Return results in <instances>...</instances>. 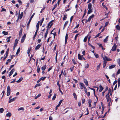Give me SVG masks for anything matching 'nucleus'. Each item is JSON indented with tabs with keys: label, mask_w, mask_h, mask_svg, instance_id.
Wrapping results in <instances>:
<instances>
[{
	"label": "nucleus",
	"mask_w": 120,
	"mask_h": 120,
	"mask_svg": "<svg viewBox=\"0 0 120 120\" xmlns=\"http://www.w3.org/2000/svg\"><path fill=\"white\" fill-rule=\"evenodd\" d=\"M105 97L107 100V102H110L111 103V104H112V100L111 98L110 97L109 94H107L105 95Z\"/></svg>",
	"instance_id": "obj_1"
},
{
	"label": "nucleus",
	"mask_w": 120,
	"mask_h": 120,
	"mask_svg": "<svg viewBox=\"0 0 120 120\" xmlns=\"http://www.w3.org/2000/svg\"><path fill=\"white\" fill-rule=\"evenodd\" d=\"M54 21V20H52L49 23L46 27L47 29H50L51 27L53 24V22Z\"/></svg>",
	"instance_id": "obj_2"
},
{
	"label": "nucleus",
	"mask_w": 120,
	"mask_h": 120,
	"mask_svg": "<svg viewBox=\"0 0 120 120\" xmlns=\"http://www.w3.org/2000/svg\"><path fill=\"white\" fill-rule=\"evenodd\" d=\"M11 89L10 86H7V96H9L11 93Z\"/></svg>",
	"instance_id": "obj_3"
},
{
	"label": "nucleus",
	"mask_w": 120,
	"mask_h": 120,
	"mask_svg": "<svg viewBox=\"0 0 120 120\" xmlns=\"http://www.w3.org/2000/svg\"><path fill=\"white\" fill-rule=\"evenodd\" d=\"M117 47V46L116 44L115 43L111 49V50L112 51H115L116 50Z\"/></svg>",
	"instance_id": "obj_4"
},
{
	"label": "nucleus",
	"mask_w": 120,
	"mask_h": 120,
	"mask_svg": "<svg viewBox=\"0 0 120 120\" xmlns=\"http://www.w3.org/2000/svg\"><path fill=\"white\" fill-rule=\"evenodd\" d=\"M34 15H35V13H34L33 14V15H32V16L30 17V18L29 20L28 23H27L28 26L29 25L30 23V22H31V20L32 18H33V17L34 16Z\"/></svg>",
	"instance_id": "obj_5"
},
{
	"label": "nucleus",
	"mask_w": 120,
	"mask_h": 120,
	"mask_svg": "<svg viewBox=\"0 0 120 120\" xmlns=\"http://www.w3.org/2000/svg\"><path fill=\"white\" fill-rule=\"evenodd\" d=\"M79 84L80 85V89L81 90H82L83 89V88H84V87H85L84 84L82 82H80Z\"/></svg>",
	"instance_id": "obj_6"
},
{
	"label": "nucleus",
	"mask_w": 120,
	"mask_h": 120,
	"mask_svg": "<svg viewBox=\"0 0 120 120\" xmlns=\"http://www.w3.org/2000/svg\"><path fill=\"white\" fill-rule=\"evenodd\" d=\"M63 101V100H60L59 103V104L57 105L55 108V109L56 110H57L58 109V107H59L60 106L61 103Z\"/></svg>",
	"instance_id": "obj_7"
},
{
	"label": "nucleus",
	"mask_w": 120,
	"mask_h": 120,
	"mask_svg": "<svg viewBox=\"0 0 120 120\" xmlns=\"http://www.w3.org/2000/svg\"><path fill=\"white\" fill-rule=\"evenodd\" d=\"M15 69L13 68L11 70L9 74V77H10L12 75L13 72L15 71Z\"/></svg>",
	"instance_id": "obj_8"
},
{
	"label": "nucleus",
	"mask_w": 120,
	"mask_h": 120,
	"mask_svg": "<svg viewBox=\"0 0 120 120\" xmlns=\"http://www.w3.org/2000/svg\"><path fill=\"white\" fill-rule=\"evenodd\" d=\"M103 58L104 60L103 67V68H105V67L106 65L107 62L106 60H105V58L104 57H103Z\"/></svg>",
	"instance_id": "obj_9"
},
{
	"label": "nucleus",
	"mask_w": 120,
	"mask_h": 120,
	"mask_svg": "<svg viewBox=\"0 0 120 120\" xmlns=\"http://www.w3.org/2000/svg\"><path fill=\"white\" fill-rule=\"evenodd\" d=\"M68 38V34H67L65 36V44H66L67 42V39Z\"/></svg>",
	"instance_id": "obj_10"
},
{
	"label": "nucleus",
	"mask_w": 120,
	"mask_h": 120,
	"mask_svg": "<svg viewBox=\"0 0 120 120\" xmlns=\"http://www.w3.org/2000/svg\"><path fill=\"white\" fill-rule=\"evenodd\" d=\"M84 83H85V84L87 86H88L89 85L88 82L87 81V80L85 79H84Z\"/></svg>",
	"instance_id": "obj_11"
},
{
	"label": "nucleus",
	"mask_w": 120,
	"mask_h": 120,
	"mask_svg": "<svg viewBox=\"0 0 120 120\" xmlns=\"http://www.w3.org/2000/svg\"><path fill=\"white\" fill-rule=\"evenodd\" d=\"M38 32V30H36V31L34 35V36H33V40H34L35 39V37H36V35L37 34Z\"/></svg>",
	"instance_id": "obj_12"
},
{
	"label": "nucleus",
	"mask_w": 120,
	"mask_h": 120,
	"mask_svg": "<svg viewBox=\"0 0 120 120\" xmlns=\"http://www.w3.org/2000/svg\"><path fill=\"white\" fill-rule=\"evenodd\" d=\"M20 48L19 47L17 50V51L16 53V54L15 55V56H18V55L19 54V53L20 52Z\"/></svg>",
	"instance_id": "obj_13"
},
{
	"label": "nucleus",
	"mask_w": 120,
	"mask_h": 120,
	"mask_svg": "<svg viewBox=\"0 0 120 120\" xmlns=\"http://www.w3.org/2000/svg\"><path fill=\"white\" fill-rule=\"evenodd\" d=\"M22 29L21 28L19 31V37H21L22 35Z\"/></svg>",
	"instance_id": "obj_14"
},
{
	"label": "nucleus",
	"mask_w": 120,
	"mask_h": 120,
	"mask_svg": "<svg viewBox=\"0 0 120 120\" xmlns=\"http://www.w3.org/2000/svg\"><path fill=\"white\" fill-rule=\"evenodd\" d=\"M16 98V97H15L14 98L12 99H11L9 100V103H10L15 101V100Z\"/></svg>",
	"instance_id": "obj_15"
},
{
	"label": "nucleus",
	"mask_w": 120,
	"mask_h": 120,
	"mask_svg": "<svg viewBox=\"0 0 120 120\" xmlns=\"http://www.w3.org/2000/svg\"><path fill=\"white\" fill-rule=\"evenodd\" d=\"M78 59L80 60H82V58L81 57V55L79 53L78 55Z\"/></svg>",
	"instance_id": "obj_16"
},
{
	"label": "nucleus",
	"mask_w": 120,
	"mask_h": 120,
	"mask_svg": "<svg viewBox=\"0 0 120 120\" xmlns=\"http://www.w3.org/2000/svg\"><path fill=\"white\" fill-rule=\"evenodd\" d=\"M23 79V78L22 77H20L19 79L17 81H16V82L17 83L20 82Z\"/></svg>",
	"instance_id": "obj_17"
},
{
	"label": "nucleus",
	"mask_w": 120,
	"mask_h": 120,
	"mask_svg": "<svg viewBox=\"0 0 120 120\" xmlns=\"http://www.w3.org/2000/svg\"><path fill=\"white\" fill-rule=\"evenodd\" d=\"M23 15V13L22 12H21L20 14L19 15L18 17L19 18V19H21Z\"/></svg>",
	"instance_id": "obj_18"
},
{
	"label": "nucleus",
	"mask_w": 120,
	"mask_h": 120,
	"mask_svg": "<svg viewBox=\"0 0 120 120\" xmlns=\"http://www.w3.org/2000/svg\"><path fill=\"white\" fill-rule=\"evenodd\" d=\"M104 56L105 58V60H106L107 61H110L112 60L111 59L108 58L105 56Z\"/></svg>",
	"instance_id": "obj_19"
},
{
	"label": "nucleus",
	"mask_w": 120,
	"mask_h": 120,
	"mask_svg": "<svg viewBox=\"0 0 120 120\" xmlns=\"http://www.w3.org/2000/svg\"><path fill=\"white\" fill-rule=\"evenodd\" d=\"M41 45L39 44H38L36 47L35 49L36 50L38 49L41 47Z\"/></svg>",
	"instance_id": "obj_20"
},
{
	"label": "nucleus",
	"mask_w": 120,
	"mask_h": 120,
	"mask_svg": "<svg viewBox=\"0 0 120 120\" xmlns=\"http://www.w3.org/2000/svg\"><path fill=\"white\" fill-rule=\"evenodd\" d=\"M39 22L40 21H39L37 23L36 25V28H37V30H38L39 29Z\"/></svg>",
	"instance_id": "obj_21"
},
{
	"label": "nucleus",
	"mask_w": 120,
	"mask_h": 120,
	"mask_svg": "<svg viewBox=\"0 0 120 120\" xmlns=\"http://www.w3.org/2000/svg\"><path fill=\"white\" fill-rule=\"evenodd\" d=\"M116 66V65L115 64L110 66L109 67V69H112L114 68Z\"/></svg>",
	"instance_id": "obj_22"
},
{
	"label": "nucleus",
	"mask_w": 120,
	"mask_h": 120,
	"mask_svg": "<svg viewBox=\"0 0 120 120\" xmlns=\"http://www.w3.org/2000/svg\"><path fill=\"white\" fill-rule=\"evenodd\" d=\"M100 89L99 91L100 92H101L103 89V88L101 85H100L99 86Z\"/></svg>",
	"instance_id": "obj_23"
},
{
	"label": "nucleus",
	"mask_w": 120,
	"mask_h": 120,
	"mask_svg": "<svg viewBox=\"0 0 120 120\" xmlns=\"http://www.w3.org/2000/svg\"><path fill=\"white\" fill-rule=\"evenodd\" d=\"M92 8L89 9L87 12V14H89L91 13H92Z\"/></svg>",
	"instance_id": "obj_24"
},
{
	"label": "nucleus",
	"mask_w": 120,
	"mask_h": 120,
	"mask_svg": "<svg viewBox=\"0 0 120 120\" xmlns=\"http://www.w3.org/2000/svg\"><path fill=\"white\" fill-rule=\"evenodd\" d=\"M88 35H87L84 38V40H83V41L84 42H86V41L87 40V38H88Z\"/></svg>",
	"instance_id": "obj_25"
},
{
	"label": "nucleus",
	"mask_w": 120,
	"mask_h": 120,
	"mask_svg": "<svg viewBox=\"0 0 120 120\" xmlns=\"http://www.w3.org/2000/svg\"><path fill=\"white\" fill-rule=\"evenodd\" d=\"M46 66L45 65L41 68V69L42 70L45 71L46 68Z\"/></svg>",
	"instance_id": "obj_26"
},
{
	"label": "nucleus",
	"mask_w": 120,
	"mask_h": 120,
	"mask_svg": "<svg viewBox=\"0 0 120 120\" xmlns=\"http://www.w3.org/2000/svg\"><path fill=\"white\" fill-rule=\"evenodd\" d=\"M68 22V21H67L65 22L64 24V27H63V29H64L65 28V27L66 26Z\"/></svg>",
	"instance_id": "obj_27"
},
{
	"label": "nucleus",
	"mask_w": 120,
	"mask_h": 120,
	"mask_svg": "<svg viewBox=\"0 0 120 120\" xmlns=\"http://www.w3.org/2000/svg\"><path fill=\"white\" fill-rule=\"evenodd\" d=\"M109 36H107L104 39L103 41L104 42H106L107 41V40L108 39Z\"/></svg>",
	"instance_id": "obj_28"
},
{
	"label": "nucleus",
	"mask_w": 120,
	"mask_h": 120,
	"mask_svg": "<svg viewBox=\"0 0 120 120\" xmlns=\"http://www.w3.org/2000/svg\"><path fill=\"white\" fill-rule=\"evenodd\" d=\"M88 44L89 46H90L93 49H95V47L90 43L89 42H88Z\"/></svg>",
	"instance_id": "obj_29"
},
{
	"label": "nucleus",
	"mask_w": 120,
	"mask_h": 120,
	"mask_svg": "<svg viewBox=\"0 0 120 120\" xmlns=\"http://www.w3.org/2000/svg\"><path fill=\"white\" fill-rule=\"evenodd\" d=\"M2 33L4 35H6L8 34V32H6L5 31H3Z\"/></svg>",
	"instance_id": "obj_30"
},
{
	"label": "nucleus",
	"mask_w": 120,
	"mask_h": 120,
	"mask_svg": "<svg viewBox=\"0 0 120 120\" xmlns=\"http://www.w3.org/2000/svg\"><path fill=\"white\" fill-rule=\"evenodd\" d=\"M88 8L89 9L92 8V4L91 3H89L88 5Z\"/></svg>",
	"instance_id": "obj_31"
},
{
	"label": "nucleus",
	"mask_w": 120,
	"mask_h": 120,
	"mask_svg": "<svg viewBox=\"0 0 120 120\" xmlns=\"http://www.w3.org/2000/svg\"><path fill=\"white\" fill-rule=\"evenodd\" d=\"M56 94H55L53 96V98H52V101H53L54 100H55L56 98Z\"/></svg>",
	"instance_id": "obj_32"
},
{
	"label": "nucleus",
	"mask_w": 120,
	"mask_h": 120,
	"mask_svg": "<svg viewBox=\"0 0 120 120\" xmlns=\"http://www.w3.org/2000/svg\"><path fill=\"white\" fill-rule=\"evenodd\" d=\"M57 55H58V51H56V57H55V60H56V63L57 62Z\"/></svg>",
	"instance_id": "obj_33"
},
{
	"label": "nucleus",
	"mask_w": 120,
	"mask_h": 120,
	"mask_svg": "<svg viewBox=\"0 0 120 120\" xmlns=\"http://www.w3.org/2000/svg\"><path fill=\"white\" fill-rule=\"evenodd\" d=\"M11 38V36H9L6 39V40H7V42L8 43L10 41V39Z\"/></svg>",
	"instance_id": "obj_34"
},
{
	"label": "nucleus",
	"mask_w": 120,
	"mask_h": 120,
	"mask_svg": "<svg viewBox=\"0 0 120 120\" xmlns=\"http://www.w3.org/2000/svg\"><path fill=\"white\" fill-rule=\"evenodd\" d=\"M67 14L64 15L63 18V20H64L66 19L67 18Z\"/></svg>",
	"instance_id": "obj_35"
},
{
	"label": "nucleus",
	"mask_w": 120,
	"mask_h": 120,
	"mask_svg": "<svg viewBox=\"0 0 120 120\" xmlns=\"http://www.w3.org/2000/svg\"><path fill=\"white\" fill-rule=\"evenodd\" d=\"M73 95L75 99L76 100L77 99V96L76 94L75 93H73Z\"/></svg>",
	"instance_id": "obj_36"
},
{
	"label": "nucleus",
	"mask_w": 120,
	"mask_h": 120,
	"mask_svg": "<svg viewBox=\"0 0 120 120\" xmlns=\"http://www.w3.org/2000/svg\"><path fill=\"white\" fill-rule=\"evenodd\" d=\"M116 29L118 30H119L120 29V26L118 24L116 26Z\"/></svg>",
	"instance_id": "obj_37"
},
{
	"label": "nucleus",
	"mask_w": 120,
	"mask_h": 120,
	"mask_svg": "<svg viewBox=\"0 0 120 120\" xmlns=\"http://www.w3.org/2000/svg\"><path fill=\"white\" fill-rule=\"evenodd\" d=\"M11 113L10 112H9L6 115V116H8L9 117L11 116Z\"/></svg>",
	"instance_id": "obj_38"
},
{
	"label": "nucleus",
	"mask_w": 120,
	"mask_h": 120,
	"mask_svg": "<svg viewBox=\"0 0 120 120\" xmlns=\"http://www.w3.org/2000/svg\"><path fill=\"white\" fill-rule=\"evenodd\" d=\"M9 48H8L7 50L6 51V52L4 56H5V55H7L8 56V52H9Z\"/></svg>",
	"instance_id": "obj_39"
},
{
	"label": "nucleus",
	"mask_w": 120,
	"mask_h": 120,
	"mask_svg": "<svg viewBox=\"0 0 120 120\" xmlns=\"http://www.w3.org/2000/svg\"><path fill=\"white\" fill-rule=\"evenodd\" d=\"M104 4V3H102V6L105 8L106 9V10H107L108 9V8H107V7Z\"/></svg>",
	"instance_id": "obj_40"
},
{
	"label": "nucleus",
	"mask_w": 120,
	"mask_h": 120,
	"mask_svg": "<svg viewBox=\"0 0 120 120\" xmlns=\"http://www.w3.org/2000/svg\"><path fill=\"white\" fill-rule=\"evenodd\" d=\"M41 84H40V83H38V84H37L35 86L34 88H36L38 86H41Z\"/></svg>",
	"instance_id": "obj_41"
},
{
	"label": "nucleus",
	"mask_w": 120,
	"mask_h": 120,
	"mask_svg": "<svg viewBox=\"0 0 120 120\" xmlns=\"http://www.w3.org/2000/svg\"><path fill=\"white\" fill-rule=\"evenodd\" d=\"M40 68L39 66H38L37 69V71L38 73H39L40 71Z\"/></svg>",
	"instance_id": "obj_42"
},
{
	"label": "nucleus",
	"mask_w": 120,
	"mask_h": 120,
	"mask_svg": "<svg viewBox=\"0 0 120 120\" xmlns=\"http://www.w3.org/2000/svg\"><path fill=\"white\" fill-rule=\"evenodd\" d=\"M118 87H119L120 86V78H119L118 79Z\"/></svg>",
	"instance_id": "obj_43"
},
{
	"label": "nucleus",
	"mask_w": 120,
	"mask_h": 120,
	"mask_svg": "<svg viewBox=\"0 0 120 120\" xmlns=\"http://www.w3.org/2000/svg\"><path fill=\"white\" fill-rule=\"evenodd\" d=\"M41 94H39L37 96H36L34 98L35 99H36L38 98L40 96H41Z\"/></svg>",
	"instance_id": "obj_44"
},
{
	"label": "nucleus",
	"mask_w": 120,
	"mask_h": 120,
	"mask_svg": "<svg viewBox=\"0 0 120 120\" xmlns=\"http://www.w3.org/2000/svg\"><path fill=\"white\" fill-rule=\"evenodd\" d=\"M46 78V77H41V78L40 79H41V80L43 81Z\"/></svg>",
	"instance_id": "obj_45"
},
{
	"label": "nucleus",
	"mask_w": 120,
	"mask_h": 120,
	"mask_svg": "<svg viewBox=\"0 0 120 120\" xmlns=\"http://www.w3.org/2000/svg\"><path fill=\"white\" fill-rule=\"evenodd\" d=\"M72 60L74 64L75 65L77 64V63L74 59H72Z\"/></svg>",
	"instance_id": "obj_46"
},
{
	"label": "nucleus",
	"mask_w": 120,
	"mask_h": 120,
	"mask_svg": "<svg viewBox=\"0 0 120 120\" xmlns=\"http://www.w3.org/2000/svg\"><path fill=\"white\" fill-rule=\"evenodd\" d=\"M75 67V66H73L72 67H71L70 68V69L71 71L72 72L74 70V67Z\"/></svg>",
	"instance_id": "obj_47"
},
{
	"label": "nucleus",
	"mask_w": 120,
	"mask_h": 120,
	"mask_svg": "<svg viewBox=\"0 0 120 120\" xmlns=\"http://www.w3.org/2000/svg\"><path fill=\"white\" fill-rule=\"evenodd\" d=\"M111 89L110 88H109L108 90V92L107 94L109 95V94H110V93L111 92Z\"/></svg>",
	"instance_id": "obj_48"
},
{
	"label": "nucleus",
	"mask_w": 120,
	"mask_h": 120,
	"mask_svg": "<svg viewBox=\"0 0 120 120\" xmlns=\"http://www.w3.org/2000/svg\"><path fill=\"white\" fill-rule=\"evenodd\" d=\"M4 111V109L3 108H0V112L2 113Z\"/></svg>",
	"instance_id": "obj_49"
},
{
	"label": "nucleus",
	"mask_w": 120,
	"mask_h": 120,
	"mask_svg": "<svg viewBox=\"0 0 120 120\" xmlns=\"http://www.w3.org/2000/svg\"><path fill=\"white\" fill-rule=\"evenodd\" d=\"M79 35V34H77L75 35L74 38L75 40H76L77 37H78V36Z\"/></svg>",
	"instance_id": "obj_50"
},
{
	"label": "nucleus",
	"mask_w": 120,
	"mask_h": 120,
	"mask_svg": "<svg viewBox=\"0 0 120 120\" xmlns=\"http://www.w3.org/2000/svg\"><path fill=\"white\" fill-rule=\"evenodd\" d=\"M101 64V63H100L97 66L96 68L97 70H99L100 69Z\"/></svg>",
	"instance_id": "obj_51"
},
{
	"label": "nucleus",
	"mask_w": 120,
	"mask_h": 120,
	"mask_svg": "<svg viewBox=\"0 0 120 120\" xmlns=\"http://www.w3.org/2000/svg\"><path fill=\"white\" fill-rule=\"evenodd\" d=\"M76 24H77V25L74 28V29H76V28H78L79 27V24H77V22L76 23Z\"/></svg>",
	"instance_id": "obj_52"
},
{
	"label": "nucleus",
	"mask_w": 120,
	"mask_h": 120,
	"mask_svg": "<svg viewBox=\"0 0 120 120\" xmlns=\"http://www.w3.org/2000/svg\"><path fill=\"white\" fill-rule=\"evenodd\" d=\"M18 40H17V39H15V42L14 44H15L17 45V44L18 43Z\"/></svg>",
	"instance_id": "obj_53"
},
{
	"label": "nucleus",
	"mask_w": 120,
	"mask_h": 120,
	"mask_svg": "<svg viewBox=\"0 0 120 120\" xmlns=\"http://www.w3.org/2000/svg\"><path fill=\"white\" fill-rule=\"evenodd\" d=\"M101 32L99 33H98V34H97L96 35L95 37L94 38H96L98 37L99 36L100 34H101Z\"/></svg>",
	"instance_id": "obj_54"
},
{
	"label": "nucleus",
	"mask_w": 120,
	"mask_h": 120,
	"mask_svg": "<svg viewBox=\"0 0 120 120\" xmlns=\"http://www.w3.org/2000/svg\"><path fill=\"white\" fill-rule=\"evenodd\" d=\"M117 62L118 64L120 67V59H118Z\"/></svg>",
	"instance_id": "obj_55"
},
{
	"label": "nucleus",
	"mask_w": 120,
	"mask_h": 120,
	"mask_svg": "<svg viewBox=\"0 0 120 120\" xmlns=\"http://www.w3.org/2000/svg\"><path fill=\"white\" fill-rule=\"evenodd\" d=\"M6 11V9L4 8H3L2 10L0 11V12H2L3 11Z\"/></svg>",
	"instance_id": "obj_56"
},
{
	"label": "nucleus",
	"mask_w": 120,
	"mask_h": 120,
	"mask_svg": "<svg viewBox=\"0 0 120 120\" xmlns=\"http://www.w3.org/2000/svg\"><path fill=\"white\" fill-rule=\"evenodd\" d=\"M86 95H87V96L89 97L90 95V93L89 92H87V93H86Z\"/></svg>",
	"instance_id": "obj_57"
},
{
	"label": "nucleus",
	"mask_w": 120,
	"mask_h": 120,
	"mask_svg": "<svg viewBox=\"0 0 120 120\" xmlns=\"http://www.w3.org/2000/svg\"><path fill=\"white\" fill-rule=\"evenodd\" d=\"M94 55L96 58H98L99 57V56L98 54L96 53H94Z\"/></svg>",
	"instance_id": "obj_58"
},
{
	"label": "nucleus",
	"mask_w": 120,
	"mask_h": 120,
	"mask_svg": "<svg viewBox=\"0 0 120 120\" xmlns=\"http://www.w3.org/2000/svg\"><path fill=\"white\" fill-rule=\"evenodd\" d=\"M31 49V48H30V49L28 48V50H27V52L28 54H29L30 53Z\"/></svg>",
	"instance_id": "obj_59"
},
{
	"label": "nucleus",
	"mask_w": 120,
	"mask_h": 120,
	"mask_svg": "<svg viewBox=\"0 0 120 120\" xmlns=\"http://www.w3.org/2000/svg\"><path fill=\"white\" fill-rule=\"evenodd\" d=\"M24 110V109L23 107H20L18 109V110Z\"/></svg>",
	"instance_id": "obj_60"
},
{
	"label": "nucleus",
	"mask_w": 120,
	"mask_h": 120,
	"mask_svg": "<svg viewBox=\"0 0 120 120\" xmlns=\"http://www.w3.org/2000/svg\"><path fill=\"white\" fill-rule=\"evenodd\" d=\"M94 94L95 96L97 99V100L98 101V98L97 96L95 95V91L94 92Z\"/></svg>",
	"instance_id": "obj_61"
},
{
	"label": "nucleus",
	"mask_w": 120,
	"mask_h": 120,
	"mask_svg": "<svg viewBox=\"0 0 120 120\" xmlns=\"http://www.w3.org/2000/svg\"><path fill=\"white\" fill-rule=\"evenodd\" d=\"M94 16V14L92 15L91 16H90V17L91 19L93 18Z\"/></svg>",
	"instance_id": "obj_62"
},
{
	"label": "nucleus",
	"mask_w": 120,
	"mask_h": 120,
	"mask_svg": "<svg viewBox=\"0 0 120 120\" xmlns=\"http://www.w3.org/2000/svg\"><path fill=\"white\" fill-rule=\"evenodd\" d=\"M26 37V34H25L23 36H22V38L23 39H25V38Z\"/></svg>",
	"instance_id": "obj_63"
},
{
	"label": "nucleus",
	"mask_w": 120,
	"mask_h": 120,
	"mask_svg": "<svg viewBox=\"0 0 120 120\" xmlns=\"http://www.w3.org/2000/svg\"><path fill=\"white\" fill-rule=\"evenodd\" d=\"M120 73V69H119L117 71V72L116 75H117L118 74H119Z\"/></svg>",
	"instance_id": "obj_64"
}]
</instances>
